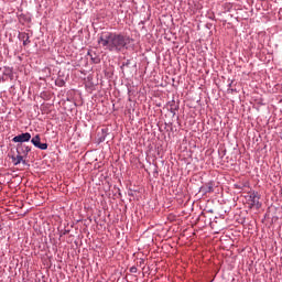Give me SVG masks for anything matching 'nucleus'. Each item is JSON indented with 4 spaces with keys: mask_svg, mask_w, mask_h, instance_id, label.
Returning a JSON list of instances; mask_svg holds the SVG:
<instances>
[{
    "mask_svg": "<svg viewBox=\"0 0 282 282\" xmlns=\"http://www.w3.org/2000/svg\"><path fill=\"white\" fill-rule=\"evenodd\" d=\"M129 43H131V37L113 32H104L98 39V44L108 52H122Z\"/></svg>",
    "mask_w": 282,
    "mask_h": 282,
    "instance_id": "1",
    "label": "nucleus"
},
{
    "mask_svg": "<svg viewBox=\"0 0 282 282\" xmlns=\"http://www.w3.org/2000/svg\"><path fill=\"white\" fill-rule=\"evenodd\" d=\"M260 197H259V193L253 192L249 195V202H251L250 206L251 208H261V203L259 202Z\"/></svg>",
    "mask_w": 282,
    "mask_h": 282,
    "instance_id": "2",
    "label": "nucleus"
},
{
    "mask_svg": "<svg viewBox=\"0 0 282 282\" xmlns=\"http://www.w3.org/2000/svg\"><path fill=\"white\" fill-rule=\"evenodd\" d=\"M31 139H32V134H30V132H25V133H21L19 135H15L12 139V142H20V143L30 142Z\"/></svg>",
    "mask_w": 282,
    "mask_h": 282,
    "instance_id": "3",
    "label": "nucleus"
},
{
    "mask_svg": "<svg viewBox=\"0 0 282 282\" xmlns=\"http://www.w3.org/2000/svg\"><path fill=\"white\" fill-rule=\"evenodd\" d=\"M31 151L32 149L28 145L18 144L17 147V153L21 154L23 158H25Z\"/></svg>",
    "mask_w": 282,
    "mask_h": 282,
    "instance_id": "4",
    "label": "nucleus"
},
{
    "mask_svg": "<svg viewBox=\"0 0 282 282\" xmlns=\"http://www.w3.org/2000/svg\"><path fill=\"white\" fill-rule=\"evenodd\" d=\"M25 156H22L21 154H17L15 156H12V163L14 164V166H19V164H25V160H23Z\"/></svg>",
    "mask_w": 282,
    "mask_h": 282,
    "instance_id": "5",
    "label": "nucleus"
},
{
    "mask_svg": "<svg viewBox=\"0 0 282 282\" xmlns=\"http://www.w3.org/2000/svg\"><path fill=\"white\" fill-rule=\"evenodd\" d=\"M20 40L23 41V45H30V34L21 33Z\"/></svg>",
    "mask_w": 282,
    "mask_h": 282,
    "instance_id": "6",
    "label": "nucleus"
},
{
    "mask_svg": "<svg viewBox=\"0 0 282 282\" xmlns=\"http://www.w3.org/2000/svg\"><path fill=\"white\" fill-rule=\"evenodd\" d=\"M32 144H34L36 148L39 144H41V137L39 134H36L32 140H31Z\"/></svg>",
    "mask_w": 282,
    "mask_h": 282,
    "instance_id": "7",
    "label": "nucleus"
},
{
    "mask_svg": "<svg viewBox=\"0 0 282 282\" xmlns=\"http://www.w3.org/2000/svg\"><path fill=\"white\" fill-rule=\"evenodd\" d=\"M88 56L90 57L93 63H100V59L94 57V53L93 52H88Z\"/></svg>",
    "mask_w": 282,
    "mask_h": 282,
    "instance_id": "8",
    "label": "nucleus"
},
{
    "mask_svg": "<svg viewBox=\"0 0 282 282\" xmlns=\"http://www.w3.org/2000/svg\"><path fill=\"white\" fill-rule=\"evenodd\" d=\"M36 149H41V151H46V149H47V143H41V142H40Z\"/></svg>",
    "mask_w": 282,
    "mask_h": 282,
    "instance_id": "9",
    "label": "nucleus"
},
{
    "mask_svg": "<svg viewBox=\"0 0 282 282\" xmlns=\"http://www.w3.org/2000/svg\"><path fill=\"white\" fill-rule=\"evenodd\" d=\"M212 191H213V187L209 186L208 187V193H212Z\"/></svg>",
    "mask_w": 282,
    "mask_h": 282,
    "instance_id": "10",
    "label": "nucleus"
},
{
    "mask_svg": "<svg viewBox=\"0 0 282 282\" xmlns=\"http://www.w3.org/2000/svg\"><path fill=\"white\" fill-rule=\"evenodd\" d=\"M134 271V269H131V272H133Z\"/></svg>",
    "mask_w": 282,
    "mask_h": 282,
    "instance_id": "11",
    "label": "nucleus"
}]
</instances>
